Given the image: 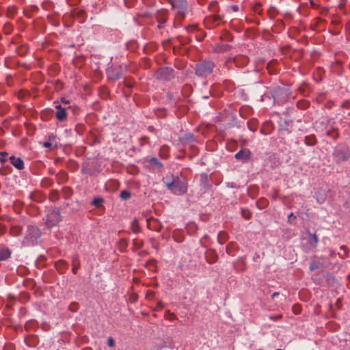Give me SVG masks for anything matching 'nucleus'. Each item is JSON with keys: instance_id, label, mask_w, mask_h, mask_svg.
I'll return each mask as SVG.
<instances>
[{"instance_id": "nucleus-1", "label": "nucleus", "mask_w": 350, "mask_h": 350, "mask_svg": "<svg viewBox=\"0 0 350 350\" xmlns=\"http://www.w3.org/2000/svg\"><path fill=\"white\" fill-rule=\"evenodd\" d=\"M165 185L176 195H183L187 192V181L183 176L174 178L171 182L165 183Z\"/></svg>"}, {"instance_id": "nucleus-2", "label": "nucleus", "mask_w": 350, "mask_h": 350, "mask_svg": "<svg viewBox=\"0 0 350 350\" xmlns=\"http://www.w3.org/2000/svg\"><path fill=\"white\" fill-rule=\"evenodd\" d=\"M170 3L174 11L176 17L182 20L187 12V2L186 0H170Z\"/></svg>"}, {"instance_id": "nucleus-3", "label": "nucleus", "mask_w": 350, "mask_h": 350, "mask_svg": "<svg viewBox=\"0 0 350 350\" xmlns=\"http://www.w3.org/2000/svg\"><path fill=\"white\" fill-rule=\"evenodd\" d=\"M62 217L60 213L58 210L51 209L49 210L44 219V224L47 228H51L61 221Z\"/></svg>"}, {"instance_id": "nucleus-4", "label": "nucleus", "mask_w": 350, "mask_h": 350, "mask_svg": "<svg viewBox=\"0 0 350 350\" xmlns=\"http://www.w3.org/2000/svg\"><path fill=\"white\" fill-rule=\"evenodd\" d=\"M213 67V62H203L196 66V73L200 77L206 76L212 72Z\"/></svg>"}, {"instance_id": "nucleus-5", "label": "nucleus", "mask_w": 350, "mask_h": 350, "mask_svg": "<svg viewBox=\"0 0 350 350\" xmlns=\"http://www.w3.org/2000/svg\"><path fill=\"white\" fill-rule=\"evenodd\" d=\"M40 230L33 226H29L27 228L26 239L29 241L32 244L40 237Z\"/></svg>"}, {"instance_id": "nucleus-6", "label": "nucleus", "mask_w": 350, "mask_h": 350, "mask_svg": "<svg viewBox=\"0 0 350 350\" xmlns=\"http://www.w3.org/2000/svg\"><path fill=\"white\" fill-rule=\"evenodd\" d=\"M172 68H163L157 71V77L161 80H170L174 76Z\"/></svg>"}, {"instance_id": "nucleus-7", "label": "nucleus", "mask_w": 350, "mask_h": 350, "mask_svg": "<svg viewBox=\"0 0 350 350\" xmlns=\"http://www.w3.org/2000/svg\"><path fill=\"white\" fill-rule=\"evenodd\" d=\"M57 111L55 113L56 118L59 121H64L67 118V113L65 108L62 107L60 105H55Z\"/></svg>"}, {"instance_id": "nucleus-8", "label": "nucleus", "mask_w": 350, "mask_h": 350, "mask_svg": "<svg viewBox=\"0 0 350 350\" xmlns=\"http://www.w3.org/2000/svg\"><path fill=\"white\" fill-rule=\"evenodd\" d=\"M148 227L153 230L159 231L161 228L160 221L155 218L151 217L147 219Z\"/></svg>"}, {"instance_id": "nucleus-9", "label": "nucleus", "mask_w": 350, "mask_h": 350, "mask_svg": "<svg viewBox=\"0 0 350 350\" xmlns=\"http://www.w3.org/2000/svg\"><path fill=\"white\" fill-rule=\"evenodd\" d=\"M9 159L12 165L16 169L22 170L24 168V162L21 158L11 156L10 157Z\"/></svg>"}, {"instance_id": "nucleus-10", "label": "nucleus", "mask_w": 350, "mask_h": 350, "mask_svg": "<svg viewBox=\"0 0 350 350\" xmlns=\"http://www.w3.org/2000/svg\"><path fill=\"white\" fill-rule=\"evenodd\" d=\"M250 155V151L249 150H241L235 154V158L237 160L242 161H246Z\"/></svg>"}, {"instance_id": "nucleus-11", "label": "nucleus", "mask_w": 350, "mask_h": 350, "mask_svg": "<svg viewBox=\"0 0 350 350\" xmlns=\"http://www.w3.org/2000/svg\"><path fill=\"white\" fill-rule=\"evenodd\" d=\"M334 157L338 161H342L347 160L349 158V154L343 153L340 150H336L334 152Z\"/></svg>"}, {"instance_id": "nucleus-12", "label": "nucleus", "mask_w": 350, "mask_h": 350, "mask_svg": "<svg viewBox=\"0 0 350 350\" xmlns=\"http://www.w3.org/2000/svg\"><path fill=\"white\" fill-rule=\"evenodd\" d=\"M228 239V235L226 232L220 231L217 235L218 243L221 245L224 244Z\"/></svg>"}, {"instance_id": "nucleus-13", "label": "nucleus", "mask_w": 350, "mask_h": 350, "mask_svg": "<svg viewBox=\"0 0 350 350\" xmlns=\"http://www.w3.org/2000/svg\"><path fill=\"white\" fill-rule=\"evenodd\" d=\"M10 257V252L8 249L4 248L0 250V260H4Z\"/></svg>"}, {"instance_id": "nucleus-14", "label": "nucleus", "mask_w": 350, "mask_h": 350, "mask_svg": "<svg viewBox=\"0 0 350 350\" xmlns=\"http://www.w3.org/2000/svg\"><path fill=\"white\" fill-rule=\"evenodd\" d=\"M217 260V255L213 252H210L206 256V260L209 264L215 262Z\"/></svg>"}, {"instance_id": "nucleus-15", "label": "nucleus", "mask_w": 350, "mask_h": 350, "mask_svg": "<svg viewBox=\"0 0 350 350\" xmlns=\"http://www.w3.org/2000/svg\"><path fill=\"white\" fill-rule=\"evenodd\" d=\"M108 75L111 79H113L114 80H117L120 78L121 74L120 73H115L114 70H109L108 71Z\"/></svg>"}, {"instance_id": "nucleus-16", "label": "nucleus", "mask_w": 350, "mask_h": 350, "mask_svg": "<svg viewBox=\"0 0 350 350\" xmlns=\"http://www.w3.org/2000/svg\"><path fill=\"white\" fill-rule=\"evenodd\" d=\"M130 197H131V193L128 191L124 190V191H121L120 198L122 200H128L129 198H130Z\"/></svg>"}, {"instance_id": "nucleus-17", "label": "nucleus", "mask_w": 350, "mask_h": 350, "mask_svg": "<svg viewBox=\"0 0 350 350\" xmlns=\"http://www.w3.org/2000/svg\"><path fill=\"white\" fill-rule=\"evenodd\" d=\"M103 202V200L102 198H98L94 199V200L92 201V204L96 206H100V204H102Z\"/></svg>"}, {"instance_id": "nucleus-18", "label": "nucleus", "mask_w": 350, "mask_h": 350, "mask_svg": "<svg viewBox=\"0 0 350 350\" xmlns=\"http://www.w3.org/2000/svg\"><path fill=\"white\" fill-rule=\"evenodd\" d=\"M8 156V153L5 152H1L0 153V161L1 163H5L7 161L6 157Z\"/></svg>"}, {"instance_id": "nucleus-19", "label": "nucleus", "mask_w": 350, "mask_h": 350, "mask_svg": "<svg viewBox=\"0 0 350 350\" xmlns=\"http://www.w3.org/2000/svg\"><path fill=\"white\" fill-rule=\"evenodd\" d=\"M318 268H319V266L316 262L310 263V271H314Z\"/></svg>"}, {"instance_id": "nucleus-20", "label": "nucleus", "mask_w": 350, "mask_h": 350, "mask_svg": "<svg viewBox=\"0 0 350 350\" xmlns=\"http://www.w3.org/2000/svg\"><path fill=\"white\" fill-rule=\"evenodd\" d=\"M107 344L110 347H113L115 344L114 340L111 337H109L107 340Z\"/></svg>"}, {"instance_id": "nucleus-21", "label": "nucleus", "mask_w": 350, "mask_h": 350, "mask_svg": "<svg viewBox=\"0 0 350 350\" xmlns=\"http://www.w3.org/2000/svg\"><path fill=\"white\" fill-rule=\"evenodd\" d=\"M230 10L232 12H237L239 10V6L237 5H233L229 8V10Z\"/></svg>"}, {"instance_id": "nucleus-22", "label": "nucleus", "mask_w": 350, "mask_h": 350, "mask_svg": "<svg viewBox=\"0 0 350 350\" xmlns=\"http://www.w3.org/2000/svg\"><path fill=\"white\" fill-rule=\"evenodd\" d=\"M51 143L49 142H45L44 144H43V146L45 147V148H50L51 146Z\"/></svg>"}, {"instance_id": "nucleus-23", "label": "nucleus", "mask_w": 350, "mask_h": 350, "mask_svg": "<svg viewBox=\"0 0 350 350\" xmlns=\"http://www.w3.org/2000/svg\"><path fill=\"white\" fill-rule=\"evenodd\" d=\"M243 216L246 218V219H249L250 217V213H245L243 211Z\"/></svg>"}, {"instance_id": "nucleus-24", "label": "nucleus", "mask_w": 350, "mask_h": 350, "mask_svg": "<svg viewBox=\"0 0 350 350\" xmlns=\"http://www.w3.org/2000/svg\"><path fill=\"white\" fill-rule=\"evenodd\" d=\"M61 101H62V103H64V104H66V105L70 103L69 100H66V98H62L61 99Z\"/></svg>"}, {"instance_id": "nucleus-25", "label": "nucleus", "mask_w": 350, "mask_h": 350, "mask_svg": "<svg viewBox=\"0 0 350 350\" xmlns=\"http://www.w3.org/2000/svg\"><path fill=\"white\" fill-rule=\"evenodd\" d=\"M280 295V293L278 292H274L272 295H271V298L272 299H274L275 297H276L277 296H278Z\"/></svg>"}, {"instance_id": "nucleus-26", "label": "nucleus", "mask_w": 350, "mask_h": 350, "mask_svg": "<svg viewBox=\"0 0 350 350\" xmlns=\"http://www.w3.org/2000/svg\"><path fill=\"white\" fill-rule=\"evenodd\" d=\"M314 239L315 242L317 241V237H316V235H314Z\"/></svg>"}, {"instance_id": "nucleus-27", "label": "nucleus", "mask_w": 350, "mask_h": 350, "mask_svg": "<svg viewBox=\"0 0 350 350\" xmlns=\"http://www.w3.org/2000/svg\"><path fill=\"white\" fill-rule=\"evenodd\" d=\"M293 216V213H291L289 215H288V217H291Z\"/></svg>"}, {"instance_id": "nucleus-28", "label": "nucleus", "mask_w": 350, "mask_h": 350, "mask_svg": "<svg viewBox=\"0 0 350 350\" xmlns=\"http://www.w3.org/2000/svg\"><path fill=\"white\" fill-rule=\"evenodd\" d=\"M326 133H327V135H329L330 134L329 131H327Z\"/></svg>"}, {"instance_id": "nucleus-29", "label": "nucleus", "mask_w": 350, "mask_h": 350, "mask_svg": "<svg viewBox=\"0 0 350 350\" xmlns=\"http://www.w3.org/2000/svg\"><path fill=\"white\" fill-rule=\"evenodd\" d=\"M73 272L75 273H76V269H73Z\"/></svg>"}]
</instances>
